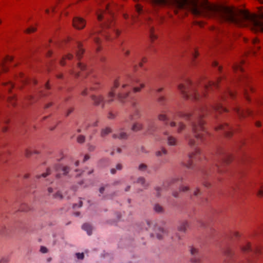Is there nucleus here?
<instances>
[{"mask_svg":"<svg viewBox=\"0 0 263 263\" xmlns=\"http://www.w3.org/2000/svg\"><path fill=\"white\" fill-rule=\"evenodd\" d=\"M149 30H150V38L151 39L152 41H153L155 39H156L157 38V36L154 33V31H153V28L149 26Z\"/></svg>","mask_w":263,"mask_h":263,"instance_id":"nucleus-38","label":"nucleus"},{"mask_svg":"<svg viewBox=\"0 0 263 263\" xmlns=\"http://www.w3.org/2000/svg\"><path fill=\"white\" fill-rule=\"evenodd\" d=\"M32 154V152L30 150L26 149L25 151V155L26 157H29Z\"/></svg>","mask_w":263,"mask_h":263,"instance_id":"nucleus-57","label":"nucleus"},{"mask_svg":"<svg viewBox=\"0 0 263 263\" xmlns=\"http://www.w3.org/2000/svg\"><path fill=\"white\" fill-rule=\"evenodd\" d=\"M40 251L42 253H46L48 252V249L46 247H44V246H42L40 248Z\"/></svg>","mask_w":263,"mask_h":263,"instance_id":"nucleus-51","label":"nucleus"},{"mask_svg":"<svg viewBox=\"0 0 263 263\" xmlns=\"http://www.w3.org/2000/svg\"><path fill=\"white\" fill-rule=\"evenodd\" d=\"M111 132L112 129L110 127H106L105 128H102L101 130L100 136L101 137L104 138Z\"/></svg>","mask_w":263,"mask_h":263,"instance_id":"nucleus-22","label":"nucleus"},{"mask_svg":"<svg viewBox=\"0 0 263 263\" xmlns=\"http://www.w3.org/2000/svg\"><path fill=\"white\" fill-rule=\"evenodd\" d=\"M82 228L83 230L87 232L88 235H90L92 233V227L89 223H84L82 225Z\"/></svg>","mask_w":263,"mask_h":263,"instance_id":"nucleus-24","label":"nucleus"},{"mask_svg":"<svg viewBox=\"0 0 263 263\" xmlns=\"http://www.w3.org/2000/svg\"><path fill=\"white\" fill-rule=\"evenodd\" d=\"M180 192H181V190L179 189V190H176V191H175L173 192L172 193V195L173 196L176 198H179L180 197Z\"/></svg>","mask_w":263,"mask_h":263,"instance_id":"nucleus-41","label":"nucleus"},{"mask_svg":"<svg viewBox=\"0 0 263 263\" xmlns=\"http://www.w3.org/2000/svg\"><path fill=\"white\" fill-rule=\"evenodd\" d=\"M52 197L54 199H62L63 198V195L61 192L58 191L56 193L52 194Z\"/></svg>","mask_w":263,"mask_h":263,"instance_id":"nucleus-34","label":"nucleus"},{"mask_svg":"<svg viewBox=\"0 0 263 263\" xmlns=\"http://www.w3.org/2000/svg\"><path fill=\"white\" fill-rule=\"evenodd\" d=\"M116 168L117 170H121L122 168V165L120 163H118L116 166Z\"/></svg>","mask_w":263,"mask_h":263,"instance_id":"nucleus-59","label":"nucleus"},{"mask_svg":"<svg viewBox=\"0 0 263 263\" xmlns=\"http://www.w3.org/2000/svg\"><path fill=\"white\" fill-rule=\"evenodd\" d=\"M190 253L191 257L190 261L192 263H201V259L199 255L198 250L196 248L191 247L190 248Z\"/></svg>","mask_w":263,"mask_h":263,"instance_id":"nucleus-9","label":"nucleus"},{"mask_svg":"<svg viewBox=\"0 0 263 263\" xmlns=\"http://www.w3.org/2000/svg\"><path fill=\"white\" fill-rule=\"evenodd\" d=\"M203 185L205 186V187H209L210 186V183L206 182V181H204L203 182Z\"/></svg>","mask_w":263,"mask_h":263,"instance_id":"nucleus-63","label":"nucleus"},{"mask_svg":"<svg viewBox=\"0 0 263 263\" xmlns=\"http://www.w3.org/2000/svg\"><path fill=\"white\" fill-rule=\"evenodd\" d=\"M132 105L133 109V113L132 115L129 116L128 119H126L125 120V121L126 122H128V120L129 121L135 120L138 119L140 117V111L136 107L137 103L135 102H133L132 103Z\"/></svg>","mask_w":263,"mask_h":263,"instance_id":"nucleus-10","label":"nucleus"},{"mask_svg":"<svg viewBox=\"0 0 263 263\" xmlns=\"http://www.w3.org/2000/svg\"><path fill=\"white\" fill-rule=\"evenodd\" d=\"M235 111L237 114L238 116L240 117H243L245 116L246 114L249 115L250 112L249 111H243L240 109L238 107H236L235 108Z\"/></svg>","mask_w":263,"mask_h":263,"instance_id":"nucleus-25","label":"nucleus"},{"mask_svg":"<svg viewBox=\"0 0 263 263\" xmlns=\"http://www.w3.org/2000/svg\"><path fill=\"white\" fill-rule=\"evenodd\" d=\"M212 65H213V66H214V67H217H217H218V69H219V70H221V67L218 66V63H217L216 61H214V62H213V63H212Z\"/></svg>","mask_w":263,"mask_h":263,"instance_id":"nucleus-58","label":"nucleus"},{"mask_svg":"<svg viewBox=\"0 0 263 263\" xmlns=\"http://www.w3.org/2000/svg\"><path fill=\"white\" fill-rule=\"evenodd\" d=\"M137 183L140 184L145 189H146L149 184L146 183L145 179L143 177H139L137 180Z\"/></svg>","mask_w":263,"mask_h":263,"instance_id":"nucleus-23","label":"nucleus"},{"mask_svg":"<svg viewBox=\"0 0 263 263\" xmlns=\"http://www.w3.org/2000/svg\"><path fill=\"white\" fill-rule=\"evenodd\" d=\"M216 129L223 131L227 137H230L232 134L231 127L227 123L219 124L217 127H216Z\"/></svg>","mask_w":263,"mask_h":263,"instance_id":"nucleus-11","label":"nucleus"},{"mask_svg":"<svg viewBox=\"0 0 263 263\" xmlns=\"http://www.w3.org/2000/svg\"><path fill=\"white\" fill-rule=\"evenodd\" d=\"M168 154L167 149L164 147H161L159 149L155 152V155L157 157H162L163 155H166Z\"/></svg>","mask_w":263,"mask_h":263,"instance_id":"nucleus-19","label":"nucleus"},{"mask_svg":"<svg viewBox=\"0 0 263 263\" xmlns=\"http://www.w3.org/2000/svg\"><path fill=\"white\" fill-rule=\"evenodd\" d=\"M73 58V55L71 53H69L68 54L65 58H63V59L60 61V64L62 65H65V63L64 62V60L65 59H68L69 60H70L72 58Z\"/></svg>","mask_w":263,"mask_h":263,"instance_id":"nucleus-37","label":"nucleus"},{"mask_svg":"<svg viewBox=\"0 0 263 263\" xmlns=\"http://www.w3.org/2000/svg\"><path fill=\"white\" fill-rule=\"evenodd\" d=\"M140 152L143 153L147 154L148 153V151L146 149V148L144 146H141L140 149Z\"/></svg>","mask_w":263,"mask_h":263,"instance_id":"nucleus-56","label":"nucleus"},{"mask_svg":"<svg viewBox=\"0 0 263 263\" xmlns=\"http://www.w3.org/2000/svg\"><path fill=\"white\" fill-rule=\"evenodd\" d=\"M120 83V81L119 79L115 80L114 83V86L111 88L110 91L109 92L107 99L105 101L104 97L102 95H92L91 98L92 100L93 101V103L95 105H101L102 107L103 108L105 102L110 103L114 100V97L115 96V89L118 87Z\"/></svg>","mask_w":263,"mask_h":263,"instance_id":"nucleus-6","label":"nucleus"},{"mask_svg":"<svg viewBox=\"0 0 263 263\" xmlns=\"http://www.w3.org/2000/svg\"><path fill=\"white\" fill-rule=\"evenodd\" d=\"M136 11L138 14H141L144 13V11L142 9V7L139 4H137L135 6Z\"/></svg>","mask_w":263,"mask_h":263,"instance_id":"nucleus-29","label":"nucleus"},{"mask_svg":"<svg viewBox=\"0 0 263 263\" xmlns=\"http://www.w3.org/2000/svg\"><path fill=\"white\" fill-rule=\"evenodd\" d=\"M142 127L143 125L142 124L138 122H136L133 124L132 127V130L134 132H137L142 129Z\"/></svg>","mask_w":263,"mask_h":263,"instance_id":"nucleus-27","label":"nucleus"},{"mask_svg":"<svg viewBox=\"0 0 263 263\" xmlns=\"http://www.w3.org/2000/svg\"><path fill=\"white\" fill-rule=\"evenodd\" d=\"M147 227L146 229L147 230H150L151 229L154 230L156 237L160 239L162 238L163 235L165 234V230L160 227H157L156 226V222L152 220H147L146 221Z\"/></svg>","mask_w":263,"mask_h":263,"instance_id":"nucleus-8","label":"nucleus"},{"mask_svg":"<svg viewBox=\"0 0 263 263\" xmlns=\"http://www.w3.org/2000/svg\"><path fill=\"white\" fill-rule=\"evenodd\" d=\"M155 190L156 191V192H155L156 196L158 198H159L161 195V192L162 191V188L159 186H157L155 188Z\"/></svg>","mask_w":263,"mask_h":263,"instance_id":"nucleus-32","label":"nucleus"},{"mask_svg":"<svg viewBox=\"0 0 263 263\" xmlns=\"http://www.w3.org/2000/svg\"><path fill=\"white\" fill-rule=\"evenodd\" d=\"M156 129V126L154 123H149L147 127L146 133L147 134L152 135Z\"/></svg>","mask_w":263,"mask_h":263,"instance_id":"nucleus-20","label":"nucleus"},{"mask_svg":"<svg viewBox=\"0 0 263 263\" xmlns=\"http://www.w3.org/2000/svg\"><path fill=\"white\" fill-rule=\"evenodd\" d=\"M241 250L243 252L254 251L255 253H261L262 251L261 249L259 247H256L253 250L249 243H247L245 246L242 247Z\"/></svg>","mask_w":263,"mask_h":263,"instance_id":"nucleus-15","label":"nucleus"},{"mask_svg":"<svg viewBox=\"0 0 263 263\" xmlns=\"http://www.w3.org/2000/svg\"><path fill=\"white\" fill-rule=\"evenodd\" d=\"M54 168L56 171H62L64 175H66L70 171V167L69 166H63L61 164H56L54 166Z\"/></svg>","mask_w":263,"mask_h":263,"instance_id":"nucleus-16","label":"nucleus"},{"mask_svg":"<svg viewBox=\"0 0 263 263\" xmlns=\"http://www.w3.org/2000/svg\"><path fill=\"white\" fill-rule=\"evenodd\" d=\"M145 86L144 84L141 83L140 84V87H134L133 88V90L135 92H139L140 91L141 88H144Z\"/></svg>","mask_w":263,"mask_h":263,"instance_id":"nucleus-43","label":"nucleus"},{"mask_svg":"<svg viewBox=\"0 0 263 263\" xmlns=\"http://www.w3.org/2000/svg\"><path fill=\"white\" fill-rule=\"evenodd\" d=\"M8 99H9L10 103L12 105H15V103L14 102V100L15 99V97L14 96H11V97H9Z\"/></svg>","mask_w":263,"mask_h":263,"instance_id":"nucleus-53","label":"nucleus"},{"mask_svg":"<svg viewBox=\"0 0 263 263\" xmlns=\"http://www.w3.org/2000/svg\"><path fill=\"white\" fill-rule=\"evenodd\" d=\"M96 146L91 144L88 145V150L89 152H93L96 149Z\"/></svg>","mask_w":263,"mask_h":263,"instance_id":"nucleus-46","label":"nucleus"},{"mask_svg":"<svg viewBox=\"0 0 263 263\" xmlns=\"http://www.w3.org/2000/svg\"><path fill=\"white\" fill-rule=\"evenodd\" d=\"M213 30L214 31V32L215 33V34H225L226 33L225 31L221 28L213 27Z\"/></svg>","mask_w":263,"mask_h":263,"instance_id":"nucleus-31","label":"nucleus"},{"mask_svg":"<svg viewBox=\"0 0 263 263\" xmlns=\"http://www.w3.org/2000/svg\"><path fill=\"white\" fill-rule=\"evenodd\" d=\"M163 134L168 136L167 138V144L169 146H176L177 143V139L172 136H169L167 132H164Z\"/></svg>","mask_w":263,"mask_h":263,"instance_id":"nucleus-14","label":"nucleus"},{"mask_svg":"<svg viewBox=\"0 0 263 263\" xmlns=\"http://www.w3.org/2000/svg\"><path fill=\"white\" fill-rule=\"evenodd\" d=\"M153 210L158 214H162L164 212V208L159 203H155L154 205Z\"/></svg>","mask_w":263,"mask_h":263,"instance_id":"nucleus-21","label":"nucleus"},{"mask_svg":"<svg viewBox=\"0 0 263 263\" xmlns=\"http://www.w3.org/2000/svg\"><path fill=\"white\" fill-rule=\"evenodd\" d=\"M82 204H83V202L81 200H80L79 202V205H78L77 204H74L73 205V208L74 209H75L77 207L81 208L82 206Z\"/></svg>","mask_w":263,"mask_h":263,"instance_id":"nucleus-52","label":"nucleus"},{"mask_svg":"<svg viewBox=\"0 0 263 263\" xmlns=\"http://www.w3.org/2000/svg\"><path fill=\"white\" fill-rule=\"evenodd\" d=\"M116 116L112 112H110L108 115V118L109 119H114L115 118Z\"/></svg>","mask_w":263,"mask_h":263,"instance_id":"nucleus-55","label":"nucleus"},{"mask_svg":"<svg viewBox=\"0 0 263 263\" xmlns=\"http://www.w3.org/2000/svg\"><path fill=\"white\" fill-rule=\"evenodd\" d=\"M158 119L160 121H165V125L168 124L167 123V118L165 115L164 114H160L158 116Z\"/></svg>","mask_w":263,"mask_h":263,"instance_id":"nucleus-33","label":"nucleus"},{"mask_svg":"<svg viewBox=\"0 0 263 263\" xmlns=\"http://www.w3.org/2000/svg\"><path fill=\"white\" fill-rule=\"evenodd\" d=\"M210 109L219 112L227 111V109L223 107L220 102L216 103L212 105L210 109L207 107H203L201 109L195 121L192 123V129L194 138L191 139L189 141V144L192 147V150L189 155L190 162L187 164L188 168L192 167V163L193 162L201 161L202 158L205 159H206L205 156L201 154L197 146L199 144L200 141L203 140V137L206 133L203 126L204 122L202 120V118L205 113L210 111Z\"/></svg>","mask_w":263,"mask_h":263,"instance_id":"nucleus-2","label":"nucleus"},{"mask_svg":"<svg viewBox=\"0 0 263 263\" xmlns=\"http://www.w3.org/2000/svg\"><path fill=\"white\" fill-rule=\"evenodd\" d=\"M12 60V58L10 56H7L3 61L0 63V67L4 72L7 71L6 63L8 62H11Z\"/></svg>","mask_w":263,"mask_h":263,"instance_id":"nucleus-17","label":"nucleus"},{"mask_svg":"<svg viewBox=\"0 0 263 263\" xmlns=\"http://www.w3.org/2000/svg\"><path fill=\"white\" fill-rule=\"evenodd\" d=\"M78 66L81 70H84L86 69V65L81 63H79Z\"/></svg>","mask_w":263,"mask_h":263,"instance_id":"nucleus-49","label":"nucleus"},{"mask_svg":"<svg viewBox=\"0 0 263 263\" xmlns=\"http://www.w3.org/2000/svg\"><path fill=\"white\" fill-rule=\"evenodd\" d=\"M158 102L160 103H162L165 100V98L163 96H159L157 99Z\"/></svg>","mask_w":263,"mask_h":263,"instance_id":"nucleus-48","label":"nucleus"},{"mask_svg":"<svg viewBox=\"0 0 263 263\" xmlns=\"http://www.w3.org/2000/svg\"><path fill=\"white\" fill-rule=\"evenodd\" d=\"M50 174V169L47 168L46 173H43L41 175H36V178L37 179L40 178L41 177H43L45 178V177H47L48 175H49Z\"/></svg>","mask_w":263,"mask_h":263,"instance_id":"nucleus-36","label":"nucleus"},{"mask_svg":"<svg viewBox=\"0 0 263 263\" xmlns=\"http://www.w3.org/2000/svg\"><path fill=\"white\" fill-rule=\"evenodd\" d=\"M117 6L113 3L105 2L101 5V7L97 12V18L99 21H104V22L101 24V30L94 33L92 35L93 40L97 43L99 44L100 39L95 35V34L101 33L107 40L109 39V34L110 31L114 32L117 36L120 34V31L114 28V23L112 21L114 17V11L116 10Z\"/></svg>","mask_w":263,"mask_h":263,"instance_id":"nucleus-3","label":"nucleus"},{"mask_svg":"<svg viewBox=\"0 0 263 263\" xmlns=\"http://www.w3.org/2000/svg\"><path fill=\"white\" fill-rule=\"evenodd\" d=\"M76 256L78 259H83L84 257L83 253H77Z\"/></svg>","mask_w":263,"mask_h":263,"instance_id":"nucleus-44","label":"nucleus"},{"mask_svg":"<svg viewBox=\"0 0 263 263\" xmlns=\"http://www.w3.org/2000/svg\"><path fill=\"white\" fill-rule=\"evenodd\" d=\"M252 44H253L256 48L259 49V47L256 46V45L258 43L259 41L257 39H254L252 40Z\"/></svg>","mask_w":263,"mask_h":263,"instance_id":"nucleus-45","label":"nucleus"},{"mask_svg":"<svg viewBox=\"0 0 263 263\" xmlns=\"http://www.w3.org/2000/svg\"><path fill=\"white\" fill-rule=\"evenodd\" d=\"M219 80L216 82L205 81L198 84L194 85L190 90H184L182 84V98H192L195 100H200L205 96V93L213 87H217Z\"/></svg>","mask_w":263,"mask_h":263,"instance_id":"nucleus-4","label":"nucleus"},{"mask_svg":"<svg viewBox=\"0 0 263 263\" xmlns=\"http://www.w3.org/2000/svg\"><path fill=\"white\" fill-rule=\"evenodd\" d=\"M188 190H189V188L187 186H184L182 185V189H181L182 192H186V191H188Z\"/></svg>","mask_w":263,"mask_h":263,"instance_id":"nucleus-61","label":"nucleus"},{"mask_svg":"<svg viewBox=\"0 0 263 263\" xmlns=\"http://www.w3.org/2000/svg\"><path fill=\"white\" fill-rule=\"evenodd\" d=\"M218 159V162L216 163V167L219 173L222 172L221 167L225 164L228 163L231 159V157L228 154L221 152L216 156Z\"/></svg>","mask_w":263,"mask_h":263,"instance_id":"nucleus-7","label":"nucleus"},{"mask_svg":"<svg viewBox=\"0 0 263 263\" xmlns=\"http://www.w3.org/2000/svg\"><path fill=\"white\" fill-rule=\"evenodd\" d=\"M226 96H229L231 97H233L234 96V93L233 92L231 91L230 90H228L226 92V94H224L221 97V99L224 100Z\"/></svg>","mask_w":263,"mask_h":263,"instance_id":"nucleus-39","label":"nucleus"},{"mask_svg":"<svg viewBox=\"0 0 263 263\" xmlns=\"http://www.w3.org/2000/svg\"><path fill=\"white\" fill-rule=\"evenodd\" d=\"M243 61H241L239 63L236 64L233 66L234 70L236 72H242L243 69L242 67V64L243 63Z\"/></svg>","mask_w":263,"mask_h":263,"instance_id":"nucleus-26","label":"nucleus"},{"mask_svg":"<svg viewBox=\"0 0 263 263\" xmlns=\"http://www.w3.org/2000/svg\"><path fill=\"white\" fill-rule=\"evenodd\" d=\"M85 140V137L83 135H79L77 138V142L79 143H83Z\"/></svg>","mask_w":263,"mask_h":263,"instance_id":"nucleus-40","label":"nucleus"},{"mask_svg":"<svg viewBox=\"0 0 263 263\" xmlns=\"http://www.w3.org/2000/svg\"><path fill=\"white\" fill-rule=\"evenodd\" d=\"M147 167L148 166L146 164L140 163L138 167V170L141 172H144L147 170Z\"/></svg>","mask_w":263,"mask_h":263,"instance_id":"nucleus-28","label":"nucleus"},{"mask_svg":"<svg viewBox=\"0 0 263 263\" xmlns=\"http://www.w3.org/2000/svg\"><path fill=\"white\" fill-rule=\"evenodd\" d=\"M72 111H73L72 108H69L66 113V116H69L71 114V112H72Z\"/></svg>","mask_w":263,"mask_h":263,"instance_id":"nucleus-64","label":"nucleus"},{"mask_svg":"<svg viewBox=\"0 0 263 263\" xmlns=\"http://www.w3.org/2000/svg\"><path fill=\"white\" fill-rule=\"evenodd\" d=\"M73 25L75 28L81 29L85 27V22L82 18L76 17L73 20Z\"/></svg>","mask_w":263,"mask_h":263,"instance_id":"nucleus-13","label":"nucleus"},{"mask_svg":"<svg viewBox=\"0 0 263 263\" xmlns=\"http://www.w3.org/2000/svg\"><path fill=\"white\" fill-rule=\"evenodd\" d=\"M198 51L194 49L192 53L193 60H194L198 56Z\"/></svg>","mask_w":263,"mask_h":263,"instance_id":"nucleus-42","label":"nucleus"},{"mask_svg":"<svg viewBox=\"0 0 263 263\" xmlns=\"http://www.w3.org/2000/svg\"><path fill=\"white\" fill-rule=\"evenodd\" d=\"M53 192V189L51 187L48 188V193L49 195H50L51 193Z\"/></svg>","mask_w":263,"mask_h":263,"instance_id":"nucleus-60","label":"nucleus"},{"mask_svg":"<svg viewBox=\"0 0 263 263\" xmlns=\"http://www.w3.org/2000/svg\"><path fill=\"white\" fill-rule=\"evenodd\" d=\"M181 2L182 10L187 9L195 16L214 18L238 27L249 26L255 32H263V12L256 16L245 10L234 11L227 7L211 5L208 1L181 0Z\"/></svg>","mask_w":263,"mask_h":263,"instance_id":"nucleus-1","label":"nucleus"},{"mask_svg":"<svg viewBox=\"0 0 263 263\" xmlns=\"http://www.w3.org/2000/svg\"><path fill=\"white\" fill-rule=\"evenodd\" d=\"M133 82L138 83L139 82V80L137 78L133 79L130 77L124 78L122 80V86L117 95L118 99L121 102H124L128 97L130 92L131 85Z\"/></svg>","mask_w":263,"mask_h":263,"instance_id":"nucleus-5","label":"nucleus"},{"mask_svg":"<svg viewBox=\"0 0 263 263\" xmlns=\"http://www.w3.org/2000/svg\"><path fill=\"white\" fill-rule=\"evenodd\" d=\"M128 134L122 128L120 129L112 135V138L114 139L126 140L128 138Z\"/></svg>","mask_w":263,"mask_h":263,"instance_id":"nucleus-12","label":"nucleus"},{"mask_svg":"<svg viewBox=\"0 0 263 263\" xmlns=\"http://www.w3.org/2000/svg\"><path fill=\"white\" fill-rule=\"evenodd\" d=\"M257 195L259 197H261L263 196V185H259V189L258 190L257 192Z\"/></svg>","mask_w":263,"mask_h":263,"instance_id":"nucleus-35","label":"nucleus"},{"mask_svg":"<svg viewBox=\"0 0 263 263\" xmlns=\"http://www.w3.org/2000/svg\"><path fill=\"white\" fill-rule=\"evenodd\" d=\"M35 30H36V29L35 28L31 27H30V28L27 29L25 30V32H26L27 33H30L35 31Z\"/></svg>","mask_w":263,"mask_h":263,"instance_id":"nucleus-47","label":"nucleus"},{"mask_svg":"<svg viewBox=\"0 0 263 263\" xmlns=\"http://www.w3.org/2000/svg\"><path fill=\"white\" fill-rule=\"evenodd\" d=\"M7 86H8V90L9 91H10L11 89L13 87V84L11 82H8L5 84Z\"/></svg>","mask_w":263,"mask_h":263,"instance_id":"nucleus-54","label":"nucleus"},{"mask_svg":"<svg viewBox=\"0 0 263 263\" xmlns=\"http://www.w3.org/2000/svg\"><path fill=\"white\" fill-rule=\"evenodd\" d=\"M9 261L8 257H3L0 260V263H8Z\"/></svg>","mask_w":263,"mask_h":263,"instance_id":"nucleus-50","label":"nucleus"},{"mask_svg":"<svg viewBox=\"0 0 263 263\" xmlns=\"http://www.w3.org/2000/svg\"><path fill=\"white\" fill-rule=\"evenodd\" d=\"M90 158V157L88 155H85L83 161L85 162L88 160Z\"/></svg>","mask_w":263,"mask_h":263,"instance_id":"nucleus-62","label":"nucleus"},{"mask_svg":"<svg viewBox=\"0 0 263 263\" xmlns=\"http://www.w3.org/2000/svg\"><path fill=\"white\" fill-rule=\"evenodd\" d=\"M76 53L77 57L78 59H80L82 57V55L84 53V50L82 47V45L79 42L77 43V49H76Z\"/></svg>","mask_w":263,"mask_h":263,"instance_id":"nucleus-18","label":"nucleus"},{"mask_svg":"<svg viewBox=\"0 0 263 263\" xmlns=\"http://www.w3.org/2000/svg\"><path fill=\"white\" fill-rule=\"evenodd\" d=\"M189 228L190 226L187 221H183V222H182V232H185Z\"/></svg>","mask_w":263,"mask_h":263,"instance_id":"nucleus-30","label":"nucleus"}]
</instances>
